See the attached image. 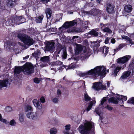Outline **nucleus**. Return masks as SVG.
Listing matches in <instances>:
<instances>
[{"label": "nucleus", "mask_w": 134, "mask_h": 134, "mask_svg": "<svg viewBox=\"0 0 134 134\" xmlns=\"http://www.w3.org/2000/svg\"><path fill=\"white\" fill-rule=\"evenodd\" d=\"M40 51L37 50L36 52L32 54V55L36 58H38L40 54Z\"/></svg>", "instance_id": "72a5a7b5"}, {"label": "nucleus", "mask_w": 134, "mask_h": 134, "mask_svg": "<svg viewBox=\"0 0 134 134\" xmlns=\"http://www.w3.org/2000/svg\"><path fill=\"white\" fill-rule=\"evenodd\" d=\"M51 134H56L57 133V130L55 128H52L50 131Z\"/></svg>", "instance_id": "58836bf2"}, {"label": "nucleus", "mask_w": 134, "mask_h": 134, "mask_svg": "<svg viewBox=\"0 0 134 134\" xmlns=\"http://www.w3.org/2000/svg\"><path fill=\"white\" fill-rule=\"evenodd\" d=\"M127 102L128 103L134 104V97L130 99Z\"/></svg>", "instance_id": "e433bc0d"}, {"label": "nucleus", "mask_w": 134, "mask_h": 134, "mask_svg": "<svg viewBox=\"0 0 134 134\" xmlns=\"http://www.w3.org/2000/svg\"><path fill=\"white\" fill-rule=\"evenodd\" d=\"M79 37V36H74L72 37V40H74L75 38H77Z\"/></svg>", "instance_id": "13d9d810"}, {"label": "nucleus", "mask_w": 134, "mask_h": 134, "mask_svg": "<svg viewBox=\"0 0 134 134\" xmlns=\"http://www.w3.org/2000/svg\"><path fill=\"white\" fill-rule=\"evenodd\" d=\"M63 63L61 61L58 60L55 62H52L51 63L52 66H56L62 65Z\"/></svg>", "instance_id": "bb28decb"}, {"label": "nucleus", "mask_w": 134, "mask_h": 134, "mask_svg": "<svg viewBox=\"0 0 134 134\" xmlns=\"http://www.w3.org/2000/svg\"><path fill=\"white\" fill-rule=\"evenodd\" d=\"M130 37L132 38H134V33L130 34V35H129Z\"/></svg>", "instance_id": "4d7b16f0"}, {"label": "nucleus", "mask_w": 134, "mask_h": 134, "mask_svg": "<svg viewBox=\"0 0 134 134\" xmlns=\"http://www.w3.org/2000/svg\"><path fill=\"white\" fill-rule=\"evenodd\" d=\"M40 101L42 103H44L45 102V99L44 97H42L40 99Z\"/></svg>", "instance_id": "603ef678"}, {"label": "nucleus", "mask_w": 134, "mask_h": 134, "mask_svg": "<svg viewBox=\"0 0 134 134\" xmlns=\"http://www.w3.org/2000/svg\"><path fill=\"white\" fill-rule=\"evenodd\" d=\"M109 72V70L106 71L105 67L104 66H97L93 69L84 72H80L78 75L81 77L86 78L89 77L90 75L95 76H105L106 72Z\"/></svg>", "instance_id": "f257e3e1"}, {"label": "nucleus", "mask_w": 134, "mask_h": 134, "mask_svg": "<svg viewBox=\"0 0 134 134\" xmlns=\"http://www.w3.org/2000/svg\"><path fill=\"white\" fill-rule=\"evenodd\" d=\"M40 60L42 62L40 64V66L44 67L47 65V64L50 62L51 59L49 56H45L41 57Z\"/></svg>", "instance_id": "9d476101"}, {"label": "nucleus", "mask_w": 134, "mask_h": 134, "mask_svg": "<svg viewBox=\"0 0 134 134\" xmlns=\"http://www.w3.org/2000/svg\"><path fill=\"white\" fill-rule=\"evenodd\" d=\"M119 32L120 33H122L124 32L121 29H119Z\"/></svg>", "instance_id": "e2e57ef3"}, {"label": "nucleus", "mask_w": 134, "mask_h": 134, "mask_svg": "<svg viewBox=\"0 0 134 134\" xmlns=\"http://www.w3.org/2000/svg\"><path fill=\"white\" fill-rule=\"evenodd\" d=\"M0 120L2 122L5 123H7V120L5 119H3L2 118V115L0 113Z\"/></svg>", "instance_id": "c03bdc74"}, {"label": "nucleus", "mask_w": 134, "mask_h": 134, "mask_svg": "<svg viewBox=\"0 0 134 134\" xmlns=\"http://www.w3.org/2000/svg\"><path fill=\"white\" fill-rule=\"evenodd\" d=\"M100 26L102 31L104 32H106L109 33H111L112 32V31L108 27V25L107 24H100Z\"/></svg>", "instance_id": "2eb2a0df"}, {"label": "nucleus", "mask_w": 134, "mask_h": 134, "mask_svg": "<svg viewBox=\"0 0 134 134\" xmlns=\"http://www.w3.org/2000/svg\"><path fill=\"white\" fill-rule=\"evenodd\" d=\"M131 58L130 55H126L121 58H119L117 59L118 63L123 64V65L126 64L125 63L127 62Z\"/></svg>", "instance_id": "9b49d317"}, {"label": "nucleus", "mask_w": 134, "mask_h": 134, "mask_svg": "<svg viewBox=\"0 0 134 134\" xmlns=\"http://www.w3.org/2000/svg\"><path fill=\"white\" fill-rule=\"evenodd\" d=\"M93 103L92 102H91L87 108L86 111H89L91 109L92 106L93 105Z\"/></svg>", "instance_id": "4c0bfd02"}, {"label": "nucleus", "mask_w": 134, "mask_h": 134, "mask_svg": "<svg viewBox=\"0 0 134 134\" xmlns=\"http://www.w3.org/2000/svg\"><path fill=\"white\" fill-rule=\"evenodd\" d=\"M16 124V122L15 120L14 119H12L11 120L9 124L12 126L15 125Z\"/></svg>", "instance_id": "ea45409f"}, {"label": "nucleus", "mask_w": 134, "mask_h": 134, "mask_svg": "<svg viewBox=\"0 0 134 134\" xmlns=\"http://www.w3.org/2000/svg\"><path fill=\"white\" fill-rule=\"evenodd\" d=\"M52 101L54 103H57L58 102V98L56 97L54 98L53 99Z\"/></svg>", "instance_id": "49530a36"}, {"label": "nucleus", "mask_w": 134, "mask_h": 134, "mask_svg": "<svg viewBox=\"0 0 134 134\" xmlns=\"http://www.w3.org/2000/svg\"><path fill=\"white\" fill-rule=\"evenodd\" d=\"M34 81L35 83H38L40 82V80L38 78H36L34 79Z\"/></svg>", "instance_id": "09e8293b"}, {"label": "nucleus", "mask_w": 134, "mask_h": 134, "mask_svg": "<svg viewBox=\"0 0 134 134\" xmlns=\"http://www.w3.org/2000/svg\"><path fill=\"white\" fill-rule=\"evenodd\" d=\"M89 51L88 52L87 51L84 50L83 53L84 56L81 57V58L82 60H85L86 58L88 57L91 55V49H89Z\"/></svg>", "instance_id": "4be33fe9"}, {"label": "nucleus", "mask_w": 134, "mask_h": 134, "mask_svg": "<svg viewBox=\"0 0 134 134\" xmlns=\"http://www.w3.org/2000/svg\"><path fill=\"white\" fill-rule=\"evenodd\" d=\"M97 2L99 4H100L101 3V0H97Z\"/></svg>", "instance_id": "69168bd1"}, {"label": "nucleus", "mask_w": 134, "mask_h": 134, "mask_svg": "<svg viewBox=\"0 0 134 134\" xmlns=\"http://www.w3.org/2000/svg\"><path fill=\"white\" fill-rule=\"evenodd\" d=\"M25 108L26 112L32 111L33 110V109L32 107L29 105H27L25 106Z\"/></svg>", "instance_id": "7c9ffc66"}, {"label": "nucleus", "mask_w": 134, "mask_h": 134, "mask_svg": "<svg viewBox=\"0 0 134 134\" xmlns=\"http://www.w3.org/2000/svg\"><path fill=\"white\" fill-rule=\"evenodd\" d=\"M110 39V38L109 37H107L105 39V43L106 44H108L109 42V41Z\"/></svg>", "instance_id": "864d4df0"}, {"label": "nucleus", "mask_w": 134, "mask_h": 134, "mask_svg": "<svg viewBox=\"0 0 134 134\" xmlns=\"http://www.w3.org/2000/svg\"><path fill=\"white\" fill-rule=\"evenodd\" d=\"M107 100V98L106 97H104L102 99V100L101 102V105H102L104 102H105Z\"/></svg>", "instance_id": "de8ad7c7"}, {"label": "nucleus", "mask_w": 134, "mask_h": 134, "mask_svg": "<svg viewBox=\"0 0 134 134\" xmlns=\"http://www.w3.org/2000/svg\"><path fill=\"white\" fill-rule=\"evenodd\" d=\"M99 108H97L95 109V111L96 113L98 115L100 116V112L99 110Z\"/></svg>", "instance_id": "a18cd8bd"}, {"label": "nucleus", "mask_w": 134, "mask_h": 134, "mask_svg": "<svg viewBox=\"0 0 134 134\" xmlns=\"http://www.w3.org/2000/svg\"><path fill=\"white\" fill-rule=\"evenodd\" d=\"M15 45L16 44L14 42L9 41L5 43L4 48L7 50L10 49L13 50L15 48Z\"/></svg>", "instance_id": "f8f14e48"}, {"label": "nucleus", "mask_w": 134, "mask_h": 134, "mask_svg": "<svg viewBox=\"0 0 134 134\" xmlns=\"http://www.w3.org/2000/svg\"><path fill=\"white\" fill-rule=\"evenodd\" d=\"M107 87L108 88L110 86V82H107Z\"/></svg>", "instance_id": "bf43d9fd"}, {"label": "nucleus", "mask_w": 134, "mask_h": 134, "mask_svg": "<svg viewBox=\"0 0 134 134\" xmlns=\"http://www.w3.org/2000/svg\"><path fill=\"white\" fill-rule=\"evenodd\" d=\"M17 0H8L7 4V6L9 7H12L16 4Z\"/></svg>", "instance_id": "b1692460"}, {"label": "nucleus", "mask_w": 134, "mask_h": 134, "mask_svg": "<svg viewBox=\"0 0 134 134\" xmlns=\"http://www.w3.org/2000/svg\"><path fill=\"white\" fill-rule=\"evenodd\" d=\"M106 7L107 11L108 13L111 14L114 13L115 7L113 5L109 3L107 4Z\"/></svg>", "instance_id": "f3484780"}, {"label": "nucleus", "mask_w": 134, "mask_h": 134, "mask_svg": "<svg viewBox=\"0 0 134 134\" xmlns=\"http://www.w3.org/2000/svg\"><path fill=\"white\" fill-rule=\"evenodd\" d=\"M127 99L126 96L118 95L116 96V98L112 97L110 98L108 101L109 103H113L116 104L118 103V101L122 100V102H123L124 100L126 101Z\"/></svg>", "instance_id": "423d86ee"}, {"label": "nucleus", "mask_w": 134, "mask_h": 134, "mask_svg": "<svg viewBox=\"0 0 134 134\" xmlns=\"http://www.w3.org/2000/svg\"><path fill=\"white\" fill-rule=\"evenodd\" d=\"M95 90L99 91L101 90H106V87L102 84L100 82H96L93 83L92 87Z\"/></svg>", "instance_id": "1a4fd4ad"}, {"label": "nucleus", "mask_w": 134, "mask_h": 134, "mask_svg": "<svg viewBox=\"0 0 134 134\" xmlns=\"http://www.w3.org/2000/svg\"><path fill=\"white\" fill-rule=\"evenodd\" d=\"M71 125L70 124L66 125L65 126V131L64 132V134H68Z\"/></svg>", "instance_id": "c756f323"}, {"label": "nucleus", "mask_w": 134, "mask_h": 134, "mask_svg": "<svg viewBox=\"0 0 134 134\" xmlns=\"http://www.w3.org/2000/svg\"><path fill=\"white\" fill-rule=\"evenodd\" d=\"M126 66V65L124 64L122 66L115 67L112 72V75H114V76H116L117 74L120 70L121 69H123Z\"/></svg>", "instance_id": "ddd939ff"}, {"label": "nucleus", "mask_w": 134, "mask_h": 134, "mask_svg": "<svg viewBox=\"0 0 134 134\" xmlns=\"http://www.w3.org/2000/svg\"><path fill=\"white\" fill-rule=\"evenodd\" d=\"M126 45V44H125L122 43L120 44L118 46L117 48L114 49L115 52H117V51L120 50L121 49H122L124 47H125Z\"/></svg>", "instance_id": "473e14b6"}, {"label": "nucleus", "mask_w": 134, "mask_h": 134, "mask_svg": "<svg viewBox=\"0 0 134 134\" xmlns=\"http://www.w3.org/2000/svg\"><path fill=\"white\" fill-rule=\"evenodd\" d=\"M83 50V46L80 44H77L75 50V54L76 55H78Z\"/></svg>", "instance_id": "412c9836"}, {"label": "nucleus", "mask_w": 134, "mask_h": 134, "mask_svg": "<svg viewBox=\"0 0 134 134\" xmlns=\"http://www.w3.org/2000/svg\"><path fill=\"white\" fill-rule=\"evenodd\" d=\"M9 84L8 81L7 79L0 80V88L7 87Z\"/></svg>", "instance_id": "aec40b11"}, {"label": "nucleus", "mask_w": 134, "mask_h": 134, "mask_svg": "<svg viewBox=\"0 0 134 134\" xmlns=\"http://www.w3.org/2000/svg\"><path fill=\"white\" fill-rule=\"evenodd\" d=\"M43 17V15H41L38 17H36V22L37 23H41L42 21Z\"/></svg>", "instance_id": "2f4dec72"}, {"label": "nucleus", "mask_w": 134, "mask_h": 134, "mask_svg": "<svg viewBox=\"0 0 134 134\" xmlns=\"http://www.w3.org/2000/svg\"><path fill=\"white\" fill-rule=\"evenodd\" d=\"M51 70H53L54 71V72H53L52 73V74H54L55 73V72H56V69H54V68H51Z\"/></svg>", "instance_id": "052dcab7"}, {"label": "nucleus", "mask_w": 134, "mask_h": 134, "mask_svg": "<svg viewBox=\"0 0 134 134\" xmlns=\"http://www.w3.org/2000/svg\"><path fill=\"white\" fill-rule=\"evenodd\" d=\"M77 23V21L76 20H74L69 22H65L64 24V25L65 28L67 29L70 27L74 26Z\"/></svg>", "instance_id": "a211bd4d"}, {"label": "nucleus", "mask_w": 134, "mask_h": 134, "mask_svg": "<svg viewBox=\"0 0 134 134\" xmlns=\"http://www.w3.org/2000/svg\"><path fill=\"white\" fill-rule=\"evenodd\" d=\"M54 44L55 43L53 42L48 41L45 44V51H49L51 53L53 52L54 51Z\"/></svg>", "instance_id": "6e6552de"}, {"label": "nucleus", "mask_w": 134, "mask_h": 134, "mask_svg": "<svg viewBox=\"0 0 134 134\" xmlns=\"http://www.w3.org/2000/svg\"><path fill=\"white\" fill-rule=\"evenodd\" d=\"M124 9L125 12L128 13H130L132 10V7L130 4L126 5L124 7Z\"/></svg>", "instance_id": "393cba45"}, {"label": "nucleus", "mask_w": 134, "mask_h": 134, "mask_svg": "<svg viewBox=\"0 0 134 134\" xmlns=\"http://www.w3.org/2000/svg\"><path fill=\"white\" fill-rule=\"evenodd\" d=\"M61 52V54L60 56L62 58V59H65L66 58L67 54L66 53V51L65 49H57L55 52V54H59Z\"/></svg>", "instance_id": "dca6fc26"}, {"label": "nucleus", "mask_w": 134, "mask_h": 134, "mask_svg": "<svg viewBox=\"0 0 134 134\" xmlns=\"http://www.w3.org/2000/svg\"><path fill=\"white\" fill-rule=\"evenodd\" d=\"M17 36L25 44L28 46L32 45L34 43L33 39L26 35L19 33Z\"/></svg>", "instance_id": "20e7f679"}, {"label": "nucleus", "mask_w": 134, "mask_h": 134, "mask_svg": "<svg viewBox=\"0 0 134 134\" xmlns=\"http://www.w3.org/2000/svg\"><path fill=\"white\" fill-rule=\"evenodd\" d=\"M39 112H33L32 111L28 112L26 113L27 117L29 119L34 120H38L39 119L40 115Z\"/></svg>", "instance_id": "0eeeda50"}, {"label": "nucleus", "mask_w": 134, "mask_h": 134, "mask_svg": "<svg viewBox=\"0 0 134 134\" xmlns=\"http://www.w3.org/2000/svg\"><path fill=\"white\" fill-rule=\"evenodd\" d=\"M103 36V35L102 34V33L100 32H99V35L98 36H99L100 37H102Z\"/></svg>", "instance_id": "680f3d73"}, {"label": "nucleus", "mask_w": 134, "mask_h": 134, "mask_svg": "<svg viewBox=\"0 0 134 134\" xmlns=\"http://www.w3.org/2000/svg\"><path fill=\"white\" fill-rule=\"evenodd\" d=\"M132 74L133 75H134V69L132 71Z\"/></svg>", "instance_id": "774afa93"}, {"label": "nucleus", "mask_w": 134, "mask_h": 134, "mask_svg": "<svg viewBox=\"0 0 134 134\" xmlns=\"http://www.w3.org/2000/svg\"><path fill=\"white\" fill-rule=\"evenodd\" d=\"M24 19L22 16H17L14 17V18H12V19L7 21L5 23L7 26L10 25L12 24L19 25L24 23L23 21Z\"/></svg>", "instance_id": "39448f33"}, {"label": "nucleus", "mask_w": 134, "mask_h": 134, "mask_svg": "<svg viewBox=\"0 0 134 134\" xmlns=\"http://www.w3.org/2000/svg\"><path fill=\"white\" fill-rule=\"evenodd\" d=\"M109 48L106 46H104L101 49V51L103 53H104V54L106 55L107 54L108 52L109 51Z\"/></svg>", "instance_id": "cd10ccee"}, {"label": "nucleus", "mask_w": 134, "mask_h": 134, "mask_svg": "<svg viewBox=\"0 0 134 134\" xmlns=\"http://www.w3.org/2000/svg\"><path fill=\"white\" fill-rule=\"evenodd\" d=\"M34 67L31 63L25 64L23 66H15L14 70L15 75L19 74L22 71L25 74L29 75L34 72Z\"/></svg>", "instance_id": "f03ea898"}, {"label": "nucleus", "mask_w": 134, "mask_h": 134, "mask_svg": "<svg viewBox=\"0 0 134 134\" xmlns=\"http://www.w3.org/2000/svg\"><path fill=\"white\" fill-rule=\"evenodd\" d=\"M62 92L60 90H58L57 91V94L58 95H59L61 94Z\"/></svg>", "instance_id": "5fc2aeb1"}, {"label": "nucleus", "mask_w": 134, "mask_h": 134, "mask_svg": "<svg viewBox=\"0 0 134 134\" xmlns=\"http://www.w3.org/2000/svg\"><path fill=\"white\" fill-rule=\"evenodd\" d=\"M33 103L35 107L38 109H41L42 108V105L41 103L36 99H34Z\"/></svg>", "instance_id": "6ab92c4d"}, {"label": "nucleus", "mask_w": 134, "mask_h": 134, "mask_svg": "<svg viewBox=\"0 0 134 134\" xmlns=\"http://www.w3.org/2000/svg\"><path fill=\"white\" fill-rule=\"evenodd\" d=\"M115 40L114 38H112L111 39V42L113 44H114L115 43Z\"/></svg>", "instance_id": "6e6d98bb"}, {"label": "nucleus", "mask_w": 134, "mask_h": 134, "mask_svg": "<svg viewBox=\"0 0 134 134\" xmlns=\"http://www.w3.org/2000/svg\"><path fill=\"white\" fill-rule=\"evenodd\" d=\"M45 13L47 19L50 18L51 16L52 12L51 9L50 8H47L46 10Z\"/></svg>", "instance_id": "a878e982"}, {"label": "nucleus", "mask_w": 134, "mask_h": 134, "mask_svg": "<svg viewBox=\"0 0 134 134\" xmlns=\"http://www.w3.org/2000/svg\"><path fill=\"white\" fill-rule=\"evenodd\" d=\"M5 110L6 112H9L12 110V109L11 107L8 106L5 108Z\"/></svg>", "instance_id": "37998d69"}, {"label": "nucleus", "mask_w": 134, "mask_h": 134, "mask_svg": "<svg viewBox=\"0 0 134 134\" xmlns=\"http://www.w3.org/2000/svg\"><path fill=\"white\" fill-rule=\"evenodd\" d=\"M57 29L55 28H51L47 29V31L50 32H54L56 31Z\"/></svg>", "instance_id": "79ce46f5"}, {"label": "nucleus", "mask_w": 134, "mask_h": 134, "mask_svg": "<svg viewBox=\"0 0 134 134\" xmlns=\"http://www.w3.org/2000/svg\"><path fill=\"white\" fill-rule=\"evenodd\" d=\"M94 123L86 120L84 125H81L79 127V130L81 134H94Z\"/></svg>", "instance_id": "7ed1b4c3"}, {"label": "nucleus", "mask_w": 134, "mask_h": 134, "mask_svg": "<svg viewBox=\"0 0 134 134\" xmlns=\"http://www.w3.org/2000/svg\"><path fill=\"white\" fill-rule=\"evenodd\" d=\"M82 24L83 26L85 25L84 27L85 28V29H86L88 27L87 23L86 21H85Z\"/></svg>", "instance_id": "8fccbe9b"}, {"label": "nucleus", "mask_w": 134, "mask_h": 134, "mask_svg": "<svg viewBox=\"0 0 134 134\" xmlns=\"http://www.w3.org/2000/svg\"><path fill=\"white\" fill-rule=\"evenodd\" d=\"M84 97L85 100L86 102L89 101L91 99V97L86 93L85 94Z\"/></svg>", "instance_id": "f704fd0d"}, {"label": "nucleus", "mask_w": 134, "mask_h": 134, "mask_svg": "<svg viewBox=\"0 0 134 134\" xmlns=\"http://www.w3.org/2000/svg\"><path fill=\"white\" fill-rule=\"evenodd\" d=\"M24 116L23 114H20L19 115V119L20 122H22L24 121Z\"/></svg>", "instance_id": "c9c22d12"}, {"label": "nucleus", "mask_w": 134, "mask_h": 134, "mask_svg": "<svg viewBox=\"0 0 134 134\" xmlns=\"http://www.w3.org/2000/svg\"><path fill=\"white\" fill-rule=\"evenodd\" d=\"M50 0H43V2H44V1H46V3H47Z\"/></svg>", "instance_id": "338daca9"}, {"label": "nucleus", "mask_w": 134, "mask_h": 134, "mask_svg": "<svg viewBox=\"0 0 134 134\" xmlns=\"http://www.w3.org/2000/svg\"><path fill=\"white\" fill-rule=\"evenodd\" d=\"M105 108L110 111L112 110L113 109V108L108 105Z\"/></svg>", "instance_id": "3c124183"}, {"label": "nucleus", "mask_w": 134, "mask_h": 134, "mask_svg": "<svg viewBox=\"0 0 134 134\" xmlns=\"http://www.w3.org/2000/svg\"><path fill=\"white\" fill-rule=\"evenodd\" d=\"M95 14L94 15L97 16H99L100 14L101 11L98 9L95 10Z\"/></svg>", "instance_id": "a19ab883"}, {"label": "nucleus", "mask_w": 134, "mask_h": 134, "mask_svg": "<svg viewBox=\"0 0 134 134\" xmlns=\"http://www.w3.org/2000/svg\"><path fill=\"white\" fill-rule=\"evenodd\" d=\"M131 73V71H128L124 72L120 78L119 80L120 81L124 82L125 80L127 79V78L130 76Z\"/></svg>", "instance_id": "4468645a"}, {"label": "nucleus", "mask_w": 134, "mask_h": 134, "mask_svg": "<svg viewBox=\"0 0 134 134\" xmlns=\"http://www.w3.org/2000/svg\"><path fill=\"white\" fill-rule=\"evenodd\" d=\"M89 35L96 37L99 35V33L94 30L93 29L89 32L88 34H86V35L87 36H88V37H90V36H88Z\"/></svg>", "instance_id": "5701e85b"}, {"label": "nucleus", "mask_w": 134, "mask_h": 134, "mask_svg": "<svg viewBox=\"0 0 134 134\" xmlns=\"http://www.w3.org/2000/svg\"><path fill=\"white\" fill-rule=\"evenodd\" d=\"M29 55H27V56H26V57H24V58H24V59H26L27 58H29Z\"/></svg>", "instance_id": "0e129e2a"}, {"label": "nucleus", "mask_w": 134, "mask_h": 134, "mask_svg": "<svg viewBox=\"0 0 134 134\" xmlns=\"http://www.w3.org/2000/svg\"><path fill=\"white\" fill-rule=\"evenodd\" d=\"M122 38L124 39H125L129 42L131 44V45L134 44V42L132 41V40L129 38L127 36L122 35L121 36Z\"/></svg>", "instance_id": "c85d7f7f"}]
</instances>
